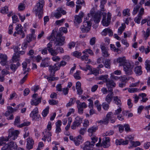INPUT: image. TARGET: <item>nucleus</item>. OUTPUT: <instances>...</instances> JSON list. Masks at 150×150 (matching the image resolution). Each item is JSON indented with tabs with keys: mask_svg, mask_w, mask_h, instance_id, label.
<instances>
[{
	"mask_svg": "<svg viewBox=\"0 0 150 150\" xmlns=\"http://www.w3.org/2000/svg\"><path fill=\"white\" fill-rule=\"evenodd\" d=\"M117 62L120 63V66H123V70L126 74L130 75L133 74L134 64L132 62L126 60L125 57H123L118 58Z\"/></svg>",
	"mask_w": 150,
	"mask_h": 150,
	"instance_id": "nucleus-1",
	"label": "nucleus"
},
{
	"mask_svg": "<svg viewBox=\"0 0 150 150\" xmlns=\"http://www.w3.org/2000/svg\"><path fill=\"white\" fill-rule=\"evenodd\" d=\"M61 32L57 33L56 35L53 32L52 33L51 35L47 38V39L51 41H53L54 42L55 46H62L63 45L64 41L65 40V37L62 36Z\"/></svg>",
	"mask_w": 150,
	"mask_h": 150,
	"instance_id": "nucleus-2",
	"label": "nucleus"
},
{
	"mask_svg": "<svg viewBox=\"0 0 150 150\" xmlns=\"http://www.w3.org/2000/svg\"><path fill=\"white\" fill-rule=\"evenodd\" d=\"M19 134V132L17 130H11L9 131L8 137H1L0 138V146L5 144L6 143L5 142L8 141L10 138H11V139L12 140H15L17 138Z\"/></svg>",
	"mask_w": 150,
	"mask_h": 150,
	"instance_id": "nucleus-3",
	"label": "nucleus"
},
{
	"mask_svg": "<svg viewBox=\"0 0 150 150\" xmlns=\"http://www.w3.org/2000/svg\"><path fill=\"white\" fill-rule=\"evenodd\" d=\"M94 14V12L93 11H91L90 13L88 14V16L86 18V20L84 21L83 23V25L81 27V29L83 32H87L89 31L91 28L92 23L91 22V18L89 21V15L93 16Z\"/></svg>",
	"mask_w": 150,
	"mask_h": 150,
	"instance_id": "nucleus-4",
	"label": "nucleus"
},
{
	"mask_svg": "<svg viewBox=\"0 0 150 150\" xmlns=\"http://www.w3.org/2000/svg\"><path fill=\"white\" fill-rule=\"evenodd\" d=\"M45 4V2L43 0L38 1L35 7V11L36 16H38L39 18L42 17L43 13V8Z\"/></svg>",
	"mask_w": 150,
	"mask_h": 150,
	"instance_id": "nucleus-5",
	"label": "nucleus"
},
{
	"mask_svg": "<svg viewBox=\"0 0 150 150\" xmlns=\"http://www.w3.org/2000/svg\"><path fill=\"white\" fill-rule=\"evenodd\" d=\"M17 147L16 144L14 142H11L8 144L5 145L1 150H15Z\"/></svg>",
	"mask_w": 150,
	"mask_h": 150,
	"instance_id": "nucleus-6",
	"label": "nucleus"
},
{
	"mask_svg": "<svg viewBox=\"0 0 150 150\" xmlns=\"http://www.w3.org/2000/svg\"><path fill=\"white\" fill-rule=\"evenodd\" d=\"M30 117L33 120L38 121L41 119L40 115L38 114V109L37 108H35L30 114Z\"/></svg>",
	"mask_w": 150,
	"mask_h": 150,
	"instance_id": "nucleus-7",
	"label": "nucleus"
},
{
	"mask_svg": "<svg viewBox=\"0 0 150 150\" xmlns=\"http://www.w3.org/2000/svg\"><path fill=\"white\" fill-rule=\"evenodd\" d=\"M23 27L21 24H18L15 28V31L13 34L14 36H16V34L19 35L22 38H24L25 36V34L22 30Z\"/></svg>",
	"mask_w": 150,
	"mask_h": 150,
	"instance_id": "nucleus-8",
	"label": "nucleus"
},
{
	"mask_svg": "<svg viewBox=\"0 0 150 150\" xmlns=\"http://www.w3.org/2000/svg\"><path fill=\"white\" fill-rule=\"evenodd\" d=\"M111 13H108L106 19V16L103 15L102 23L104 26H108L109 25L111 18Z\"/></svg>",
	"mask_w": 150,
	"mask_h": 150,
	"instance_id": "nucleus-9",
	"label": "nucleus"
},
{
	"mask_svg": "<svg viewBox=\"0 0 150 150\" xmlns=\"http://www.w3.org/2000/svg\"><path fill=\"white\" fill-rule=\"evenodd\" d=\"M38 95L37 93H35L33 95L32 99L31 102L32 105L36 106L41 102V98H37Z\"/></svg>",
	"mask_w": 150,
	"mask_h": 150,
	"instance_id": "nucleus-10",
	"label": "nucleus"
},
{
	"mask_svg": "<svg viewBox=\"0 0 150 150\" xmlns=\"http://www.w3.org/2000/svg\"><path fill=\"white\" fill-rule=\"evenodd\" d=\"M66 13V11L63 10L62 8H59L57 9L56 12L54 13V15L58 19L61 16L62 14L64 15Z\"/></svg>",
	"mask_w": 150,
	"mask_h": 150,
	"instance_id": "nucleus-11",
	"label": "nucleus"
},
{
	"mask_svg": "<svg viewBox=\"0 0 150 150\" xmlns=\"http://www.w3.org/2000/svg\"><path fill=\"white\" fill-rule=\"evenodd\" d=\"M116 83L112 80H108L106 83V86L108 89V91H113V88L116 86Z\"/></svg>",
	"mask_w": 150,
	"mask_h": 150,
	"instance_id": "nucleus-12",
	"label": "nucleus"
},
{
	"mask_svg": "<svg viewBox=\"0 0 150 150\" xmlns=\"http://www.w3.org/2000/svg\"><path fill=\"white\" fill-rule=\"evenodd\" d=\"M43 134L44 135L42 139V140L45 142L46 139H47V141L48 142L51 141V136H52V134L51 132L46 130L45 131L43 132Z\"/></svg>",
	"mask_w": 150,
	"mask_h": 150,
	"instance_id": "nucleus-13",
	"label": "nucleus"
},
{
	"mask_svg": "<svg viewBox=\"0 0 150 150\" xmlns=\"http://www.w3.org/2000/svg\"><path fill=\"white\" fill-rule=\"evenodd\" d=\"M82 118L79 117H77L75 118V121L73 123V124L71 126V128L73 129H76V127L79 126L82 123Z\"/></svg>",
	"mask_w": 150,
	"mask_h": 150,
	"instance_id": "nucleus-14",
	"label": "nucleus"
},
{
	"mask_svg": "<svg viewBox=\"0 0 150 150\" xmlns=\"http://www.w3.org/2000/svg\"><path fill=\"white\" fill-rule=\"evenodd\" d=\"M83 15V13L81 11L79 13V15L75 16L74 17V23H79L81 22Z\"/></svg>",
	"mask_w": 150,
	"mask_h": 150,
	"instance_id": "nucleus-15",
	"label": "nucleus"
},
{
	"mask_svg": "<svg viewBox=\"0 0 150 150\" xmlns=\"http://www.w3.org/2000/svg\"><path fill=\"white\" fill-rule=\"evenodd\" d=\"M110 139L108 137H105L103 139L102 146L104 148H107L110 146Z\"/></svg>",
	"mask_w": 150,
	"mask_h": 150,
	"instance_id": "nucleus-16",
	"label": "nucleus"
},
{
	"mask_svg": "<svg viewBox=\"0 0 150 150\" xmlns=\"http://www.w3.org/2000/svg\"><path fill=\"white\" fill-rule=\"evenodd\" d=\"M26 148L29 150L33 148L34 144V141L32 138L28 137L27 139Z\"/></svg>",
	"mask_w": 150,
	"mask_h": 150,
	"instance_id": "nucleus-17",
	"label": "nucleus"
},
{
	"mask_svg": "<svg viewBox=\"0 0 150 150\" xmlns=\"http://www.w3.org/2000/svg\"><path fill=\"white\" fill-rule=\"evenodd\" d=\"M108 93L106 96L105 100L108 103H110L112 100L114 95L113 91H108Z\"/></svg>",
	"mask_w": 150,
	"mask_h": 150,
	"instance_id": "nucleus-18",
	"label": "nucleus"
},
{
	"mask_svg": "<svg viewBox=\"0 0 150 150\" xmlns=\"http://www.w3.org/2000/svg\"><path fill=\"white\" fill-rule=\"evenodd\" d=\"M88 141L85 142L83 144V146L82 147L83 150H92V147L93 146Z\"/></svg>",
	"mask_w": 150,
	"mask_h": 150,
	"instance_id": "nucleus-19",
	"label": "nucleus"
},
{
	"mask_svg": "<svg viewBox=\"0 0 150 150\" xmlns=\"http://www.w3.org/2000/svg\"><path fill=\"white\" fill-rule=\"evenodd\" d=\"M7 56L5 54H0V63L3 66H4L7 63Z\"/></svg>",
	"mask_w": 150,
	"mask_h": 150,
	"instance_id": "nucleus-20",
	"label": "nucleus"
},
{
	"mask_svg": "<svg viewBox=\"0 0 150 150\" xmlns=\"http://www.w3.org/2000/svg\"><path fill=\"white\" fill-rule=\"evenodd\" d=\"M100 48L102 51V54L103 56L105 57H108L110 55L107 48L104 46L101 45Z\"/></svg>",
	"mask_w": 150,
	"mask_h": 150,
	"instance_id": "nucleus-21",
	"label": "nucleus"
},
{
	"mask_svg": "<svg viewBox=\"0 0 150 150\" xmlns=\"http://www.w3.org/2000/svg\"><path fill=\"white\" fill-rule=\"evenodd\" d=\"M107 34H108L109 36H112L113 34L112 30L109 28H105L102 32V35L104 36H106Z\"/></svg>",
	"mask_w": 150,
	"mask_h": 150,
	"instance_id": "nucleus-22",
	"label": "nucleus"
},
{
	"mask_svg": "<svg viewBox=\"0 0 150 150\" xmlns=\"http://www.w3.org/2000/svg\"><path fill=\"white\" fill-rule=\"evenodd\" d=\"M98 127L97 126H93L90 127L88 130L89 134L90 136H92L94 133L98 129Z\"/></svg>",
	"mask_w": 150,
	"mask_h": 150,
	"instance_id": "nucleus-23",
	"label": "nucleus"
},
{
	"mask_svg": "<svg viewBox=\"0 0 150 150\" xmlns=\"http://www.w3.org/2000/svg\"><path fill=\"white\" fill-rule=\"evenodd\" d=\"M62 125V122L60 120H58L56 122L55 132L57 134L60 133L61 131L60 127Z\"/></svg>",
	"mask_w": 150,
	"mask_h": 150,
	"instance_id": "nucleus-24",
	"label": "nucleus"
},
{
	"mask_svg": "<svg viewBox=\"0 0 150 150\" xmlns=\"http://www.w3.org/2000/svg\"><path fill=\"white\" fill-rule=\"evenodd\" d=\"M74 141L76 145L79 146L82 142L83 140L82 137L79 135L74 138Z\"/></svg>",
	"mask_w": 150,
	"mask_h": 150,
	"instance_id": "nucleus-25",
	"label": "nucleus"
},
{
	"mask_svg": "<svg viewBox=\"0 0 150 150\" xmlns=\"http://www.w3.org/2000/svg\"><path fill=\"white\" fill-rule=\"evenodd\" d=\"M49 59L48 58H45L42 60L40 65L41 67H45L49 66Z\"/></svg>",
	"mask_w": 150,
	"mask_h": 150,
	"instance_id": "nucleus-26",
	"label": "nucleus"
},
{
	"mask_svg": "<svg viewBox=\"0 0 150 150\" xmlns=\"http://www.w3.org/2000/svg\"><path fill=\"white\" fill-rule=\"evenodd\" d=\"M101 17V13L98 12L96 13L94 16V20L96 23H98L100 20Z\"/></svg>",
	"mask_w": 150,
	"mask_h": 150,
	"instance_id": "nucleus-27",
	"label": "nucleus"
},
{
	"mask_svg": "<svg viewBox=\"0 0 150 150\" xmlns=\"http://www.w3.org/2000/svg\"><path fill=\"white\" fill-rule=\"evenodd\" d=\"M20 64L18 62H17L16 64L13 63L11 64L10 65V68L11 70L13 72H15L18 67L20 66Z\"/></svg>",
	"mask_w": 150,
	"mask_h": 150,
	"instance_id": "nucleus-28",
	"label": "nucleus"
},
{
	"mask_svg": "<svg viewBox=\"0 0 150 150\" xmlns=\"http://www.w3.org/2000/svg\"><path fill=\"white\" fill-rule=\"evenodd\" d=\"M134 71L137 75L139 76L141 75L142 73L141 67V66L136 67L134 69Z\"/></svg>",
	"mask_w": 150,
	"mask_h": 150,
	"instance_id": "nucleus-29",
	"label": "nucleus"
},
{
	"mask_svg": "<svg viewBox=\"0 0 150 150\" xmlns=\"http://www.w3.org/2000/svg\"><path fill=\"white\" fill-rule=\"evenodd\" d=\"M128 141L127 140L124 141L123 139H121L119 140L116 139L115 141V143L117 145H126L128 144Z\"/></svg>",
	"mask_w": 150,
	"mask_h": 150,
	"instance_id": "nucleus-30",
	"label": "nucleus"
},
{
	"mask_svg": "<svg viewBox=\"0 0 150 150\" xmlns=\"http://www.w3.org/2000/svg\"><path fill=\"white\" fill-rule=\"evenodd\" d=\"M103 63L106 68H110L111 62L110 59H105L104 60V61H103Z\"/></svg>",
	"mask_w": 150,
	"mask_h": 150,
	"instance_id": "nucleus-31",
	"label": "nucleus"
},
{
	"mask_svg": "<svg viewBox=\"0 0 150 150\" xmlns=\"http://www.w3.org/2000/svg\"><path fill=\"white\" fill-rule=\"evenodd\" d=\"M77 104V107H80L83 109L87 107V105L85 102L81 103L79 100H77L76 102Z\"/></svg>",
	"mask_w": 150,
	"mask_h": 150,
	"instance_id": "nucleus-32",
	"label": "nucleus"
},
{
	"mask_svg": "<svg viewBox=\"0 0 150 150\" xmlns=\"http://www.w3.org/2000/svg\"><path fill=\"white\" fill-rule=\"evenodd\" d=\"M143 37L145 40H146L150 35V28H148L145 32L144 31H142Z\"/></svg>",
	"mask_w": 150,
	"mask_h": 150,
	"instance_id": "nucleus-33",
	"label": "nucleus"
},
{
	"mask_svg": "<svg viewBox=\"0 0 150 150\" xmlns=\"http://www.w3.org/2000/svg\"><path fill=\"white\" fill-rule=\"evenodd\" d=\"M108 76L107 74H105L104 75H101L98 78L99 80H102L105 83H107L109 79H108Z\"/></svg>",
	"mask_w": 150,
	"mask_h": 150,
	"instance_id": "nucleus-34",
	"label": "nucleus"
},
{
	"mask_svg": "<svg viewBox=\"0 0 150 150\" xmlns=\"http://www.w3.org/2000/svg\"><path fill=\"white\" fill-rule=\"evenodd\" d=\"M59 63H57L54 64V65H50L49 67L52 69L56 71L59 70L60 69V67L58 65Z\"/></svg>",
	"mask_w": 150,
	"mask_h": 150,
	"instance_id": "nucleus-35",
	"label": "nucleus"
},
{
	"mask_svg": "<svg viewBox=\"0 0 150 150\" xmlns=\"http://www.w3.org/2000/svg\"><path fill=\"white\" fill-rule=\"evenodd\" d=\"M88 55H84L81 57V59L83 61H85V63L88 64L91 61L90 59L88 58Z\"/></svg>",
	"mask_w": 150,
	"mask_h": 150,
	"instance_id": "nucleus-36",
	"label": "nucleus"
},
{
	"mask_svg": "<svg viewBox=\"0 0 150 150\" xmlns=\"http://www.w3.org/2000/svg\"><path fill=\"white\" fill-rule=\"evenodd\" d=\"M115 101V103L120 107L121 105V101L119 99L118 97L117 96H115L114 97L113 99Z\"/></svg>",
	"mask_w": 150,
	"mask_h": 150,
	"instance_id": "nucleus-37",
	"label": "nucleus"
},
{
	"mask_svg": "<svg viewBox=\"0 0 150 150\" xmlns=\"http://www.w3.org/2000/svg\"><path fill=\"white\" fill-rule=\"evenodd\" d=\"M126 27V25L124 24H122V26L120 27L118 29V34L119 35L121 34L124 30Z\"/></svg>",
	"mask_w": 150,
	"mask_h": 150,
	"instance_id": "nucleus-38",
	"label": "nucleus"
},
{
	"mask_svg": "<svg viewBox=\"0 0 150 150\" xmlns=\"http://www.w3.org/2000/svg\"><path fill=\"white\" fill-rule=\"evenodd\" d=\"M48 50L49 52L50 53L51 55L52 56H56L58 54V52L57 51L56 49V50H54L52 48L51 49H48Z\"/></svg>",
	"mask_w": 150,
	"mask_h": 150,
	"instance_id": "nucleus-39",
	"label": "nucleus"
},
{
	"mask_svg": "<svg viewBox=\"0 0 150 150\" xmlns=\"http://www.w3.org/2000/svg\"><path fill=\"white\" fill-rule=\"evenodd\" d=\"M25 5L24 3H20L18 6V10L20 11L24 10L25 8Z\"/></svg>",
	"mask_w": 150,
	"mask_h": 150,
	"instance_id": "nucleus-40",
	"label": "nucleus"
},
{
	"mask_svg": "<svg viewBox=\"0 0 150 150\" xmlns=\"http://www.w3.org/2000/svg\"><path fill=\"white\" fill-rule=\"evenodd\" d=\"M80 71H77L74 74V78L77 80H79L81 79V77L80 76Z\"/></svg>",
	"mask_w": 150,
	"mask_h": 150,
	"instance_id": "nucleus-41",
	"label": "nucleus"
},
{
	"mask_svg": "<svg viewBox=\"0 0 150 150\" xmlns=\"http://www.w3.org/2000/svg\"><path fill=\"white\" fill-rule=\"evenodd\" d=\"M49 107L47 106L45 108V109L43 110L42 113V115L43 117H45L46 116L47 114L49 113Z\"/></svg>",
	"mask_w": 150,
	"mask_h": 150,
	"instance_id": "nucleus-42",
	"label": "nucleus"
},
{
	"mask_svg": "<svg viewBox=\"0 0 150 150\" xmlns=\"http://www.w3.org/2000/svg\"><path fill=\"white\" fill-rule=\"evenodd\" d=\"M108 103L105 102L103 103L102 105L103 108L105 110H107L109 108V104Z\"/></svg>",
	"mask_w": 150,
	"mask_h": 150,
	"instance_id": "nucleus-43",
	"label": "nucleus"
},
{
	"mask_svg": "<svg viewBox=\"0 0 150 150\" xmlns=\"http://www.w3.org/2000/svg\"><path fill=\"white\" fill-rule=\"evenodd\" d=\"M0 12L3 14H6L8 13V7L7 6H5L0 10Z\"/></svg>",
	"mask_w": 150,
	"mask_h": 150,
	"instance_id": "nucleus-44",
	"label": "nucleus"
},
{
	"mask_svg": "<svg viewBox=\"0 0 150 150\" xmlns=\"http://www.w3.org/2000/svg\"><path fill=\"white\" fill-rule=\"evenodd\" d=\"M19 55L18 53H14L13 56L12 60L14 62V61H17L18 60ZM17 61H16L17 62Z\"/></svg>",
	"mask_w": 150,
	"mask_h": 150,
	"instance_id": "nucleus-45",
	"label": "nucleus"
},
{
	"mask_svg": "<svg viewBox=\"0 0 150 150\" xmlns=\"http://www.w3.org/2000/svg\"><path fill=\"white\" fill-rule=\"evenodd\" d=\"M99 71L98 69H93V70L91 69L90 74H93L95 76H96L99 74Z\"/></svg>",
	"mask_w": 150,
	"mask_h": 150,
	"instance_id": "nucleus-46",
	"label": "nucleus"
},
{
	"mask_svg": "<svg viewBox=\"0 0 150 150\" xmlns=\"http://www.w3.org/2000/svg\"><path fill=\"white\" fill-rule=\"evenodd\" d=\"M109 120H108L106 117L103 119V120H100L99 121L98 123H101L102 124H104L105 125H107L109 122Z\"/></svg>",
	"mask_w": 150,
	"mask_h": 150,
	"instance_id": "nucleus-47",
	"label": "nucleus"
},
{
	"mask_svg": "<svg viewBox=\"0 0 150 150\" xmlns=\"http://www.w3.org/2000/svg\"><path fill=\"white\" fill-rule=\"evenodd\" d=\"M20 123V117L19 116H17L15 118L14 122V125H15L18 126Z\"/></svg>",
	"mask_w": 150,
	"mask_h": 150,
	"instance_id": "nucleus-48",
	"label": "nucleus"
},
{
	"mask_svg": "<svg viewBox=\"0 0 150 150\" xmlns=\"http://www.w3.org/2000/svg\"><path fill=\"white\" fill-rule=\"evenodd\" d=\"M145 68L147 71H150V61L147 60L145 63Z\"/></svg>",
	"mask_w": 150,
	"mask_h": 150,
	"instance_id": "nucleus-49",
	"label": "nucleus"
},
{
	"mask_svg": "<svg viewBox=\"0 0 150 150\" xmlns=\"http://www.w3.org/2000/svg\"><path fill=\"white\" fill-rule=\"evenodd\" d=\"M87 53L91 55H93L94 54L92 51L90 49L86 50L83 52V53H85L86 54H87Z\"/></svg>",
	"mask_w": 150,
	"mask_h": 150,
	"instance_id": "nucleus-50",
	"label": "nucleus"
},
{
	"mask_svg": "<svg viewBox=\"0 0 150 150\" xmlns=\"http://www.w3.org/2000/svg\"><path fill=\"white\" fill-rule=\"evenodd\" d=\"M33 34H31L27 35L26 36V41L30 42L31 41V39L33 37Z\"/></svg>",
	"mask_w": 150,
	"mask_h": 150,
	"instance_id": "nucleus-51",
	"label": "nucleus"
},
{
	"mask_svg": "<svg viewBox=\"0 0 150 150\" xmlns=\"http://www.w3.org/2000/svg\"><path fill=\"white\" fill-rule=\"evenodd\" d=\"M49 70L50 71V76H54L56 71L52 69L51 68L49 67Z\"/></svg>",
	"mask_w": 150,
	"mask_h": 150,
	"instance_id": "nucleus-52",
	"label": "nucleus"
},
{
	"mask_svg": "<svg viewBox=\"0 0 150 150\" xmlns=\"http://www.w3.org/2000/svg\"><path fill=\"white\" fill-rule=\"evenodd\" d=\"M91 139L92 141L90 143L92 144H91L93 146L94 145L95 143L98 140V138L96 136H94L91 138Z\"/></svg>",
	"mask_w": 150,
	"mask_h": 150,
	"instance_id": "nucleus-53",
	"label": "nucleus"
},
{
	"mask_svg": "<svg viewBox=\"0 0 150 150\" xmlns=\"http://www.w3.org/2000/svg\"><path fill=\"white\" fill-rule=\"evenodd\" d=\"M139 89L136 88H130L128 89L129 92L131 93L135 92L138 91Z\"/></svg>",
	"mask_w": 150,
	"mask_h": 150,
	"instance_id": "nucleus-54",
	"label": "nucleus"
},
{
	"mask_svg": "<svg viewBox=\"0 0 150 150\" xmlns=\"http://www.w3.org/2000/svg\"><path fill=\"white\" fill-rule=\"evenodd\" d=\"M130 10L129 9H124L123 11V14L124 16L129 15V12Z\"/></svg>",
	"mask_w": 150,
	"mask_h": 150,
	"instance_id": "nucleus-55",
	"label": "nucleus"
},
{
	"mask_svg": "<svg viewBox=\"0 0 150 150\" xmlns=\"http://www.w3.org/2000/svg\"><path fill=\"white\" fill-rule=\"evenodd\" d=\"M54 56L52 58V60L57 62H59L60 60V58L58 56Z\"/></svg>",
	"mask_w": 150,
	"mask_h": 150,
	"instance_id": "nucleus-56",
	"label": "nucleus"
},
{
	"mask_svg": "<svg viewBox=\"0 0 150 150\" xmlns=\"http://www.w3.org/2000/svg\"><path fill=\"white\" fill-rule=\"evenodd\" d=\"M47 79L49 81H51L57 80L59 78L58 77H54V76H50L47 77Z\"/></svg>",
	"mask_w": 150,
	"mask_h": 150,
	"instance_id": "nucleus-57",
	"label": "nucleus"
},
{
	"mask_svg": "<svg viewBox=\"0 0 150 150\" xmlns=\"http://www.w3.org/2000/svg\"><path fill=\"white\" fill-rule=\"evenodd\" d=\"M49 103L50 105H55L58 103V101L54 100H49Z\"/></svg>",
	"mask_w": 150,
	"mask_h": 150,
	"instance_id": "nucleus-58",
	"label": "nucleus"
},
{
	"mask_svg": "<svg viewBox=\"0 0 150 150\" xmlns=\"http://www.w3.org/2000/svg\"><path fill=\"white\" fill-rule=\"evenodd\" d=\"M114 133L113 131L110 130L109 131L107 132L106 133H104L103 134V135L104 136H107V135H112Z\"/></svg>",
	"mask_w": 150,
	"mask_h": 150,
	"instance_id": "nucleus-59",
	"label": "nucleus"
},
{
	"mask_svg": "<svg viewBox=\"0 0 150 150\" xmlns=\"http://www.w3.org/2000/svg\"><path fill=\"white\" fill-rule=\"evenodd\" d=\"M110 46L111 50H113L114 52H118L119 51V49L116 48L114 45L111 44Z\"/></svg>",
	"mask_w": 150,
	"mask_h": 150,
	"instance_id": "nucleus-60",
	"label": "nucleus"
},
{
	"mask_svg": "<svg viewBox=\"0 0 150 150\" xmlns=\"http://www.w3.org/2000/svg\"><path fill=\"white\" fill-rule=\"evenodd\" d=\"M81 54V52H79L77 51H75L73 53V55L74 56L77 58L79 57L80 56Z\"/></svg>",
	"mask_w": 150,
	"mask_h": 150,
	"instance_id": "nucleus-61",
	"label": "nucleus"
},
{
	"mask_svg": "<svg viewBox=\"0 0 150 150\" xmlns=\"http://www.w3.org/2000/svg\"><path fill=\"white\" fill-rule=\"evenodd\" d=\"M119 107V108L118 109H117L115 111V112L114 113V115H119V114L122 111V109L120 107Z\"/></svg>",
	"mask_w": 150,
	"mask_h": 150,
	"instance_id": "nucleus-62",
	"label": "nucleus"
},
{
	"mask_svg": "<svg viewBox=\"0 0 150 150\" xmlns=\"http://www.w3.org/2000/svg\"><path fill=\"white\" fill-rule=\"evenodd\" d=\"M140 7L139 6L137 5L134 8L132 12V13L133 15H135L137 13Z\"/></svg>",
	"mask_w": 150,
	"mask_h": 150,
	"instance_id": "nucleus-63",
	"label": "nucleus"
},
{
	"mask_svg": "<svg viewBox=\"0 0 150 150\" xmlns=\"http://www.w3.org/2000/svg\"><path fill=\"white\" fill-rule=\"evenodd\" d=\"M29 43V42H28L26 41H25V42H23L22 44V47L23 49H25L27 47L28 43Z\"/></svg>",
	"mask_w": 150,
	"mask_h": 150,
	"instance_id": "nucleus-64",
	"label": "nucleus"
}]
</instances>
